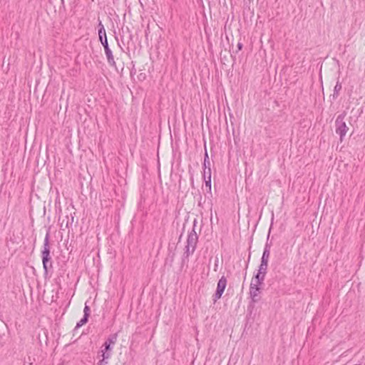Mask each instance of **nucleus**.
<instances>
[{
  "label": "nucleus",
  "instance_id": "obj_15",
  "mask_svg": "<svg viewBox=\"0 0 365 365\" xmlns=\"http://www.w3.org/2000/svg\"><path fill=\"white\" fill-rule=\"evenodd\" d=\"M88 321V318L87 317H83V318L76 324L75 329H78L83 325L86 324Z\"/></svg>",
  "mask_w": 365,
  "mask_h": 365
},
{
  "label": "nucleus",
  "instance_id": "obj_8",
  "mask_svg": "<svg viewBox=\"0 0 365 365\" xmlns=\"http://www.w3.org/2000/svg\"><path fill=\"white\" fill-rule=\"evenodd\" d=\"M50 233L48 231L43 242V248L41 250V257L51 256V250L49 245Z\"/></svg>",
  "mask_w": 365,
  "mask_h": 365
},
{
  "label": "nucleus",
  "instance_id": "obj_19",
  "mask_svg": "<svg viewBox=\"0 0 365 365\" xmlns=\"http://www.w3.org/2000/svg\"><path fill=\"white\" fill-rule=\"evenodd\" d=\"M108 359V358H103V357H102V359H101V360H100V361L97 363V364H98V365H106V364H108V361H106V359Z\"/></svg>",
  "mask_w": 365,
  "mask_h": 365
},
{
  "label": "nucleus",
  "instance_id": "obj_27",
  "mask_svg": "<svg viewBox=\"0 0 365 365\" xmlns=\"http://www.w3.org/2000/svg\"><path fill=\"white\" fill-rule=\"evenodd\" d=\"M247 326H248V322H247V323L245 324L244 332L245 331L246 329L247 328Z\"/></svg>",
  "mask_w": 365,
  "mask_h": 365
},
{
  "label": "nucleus",
  "instance_id": "obj_21",
  "mask_svg": "<svg viewBox=\"0 0 365 365\" xmlns=\"http://www.w3.org/2000/svg\"><path fill=\"white\" fill-rule=\"evenodd\" d=\"M237 51L236 52L241 51L243 48V43L242 42L239 41L237 43Z\"/></svg>",
  "mask_w": 365,
  "mask_h": 365
},
{
  "label": "nucleus",
  "instance_id": "obj_22",
  "mask_svg": "<svg viewBox=\"0 0 365 365\" xmlns=\"http://www.w3.org/2000/svg\"><path fill=\"white\" fill-rule=\"evenodd\" d=\"M202 196L200 195V200L198 201V206L199 207H201L202 206Z\"/></svg>",
  "mask_w": 365,
  "mask_h": 365
},
{
  "label": "nucleus",
  "instance_id": "obj_10",
  "mask_svg": "<svg viewBox=\"0 0 365 365\" xmlns=\"http://www.w3.org/2000/svg\"><path fill=\"white\" fill-rule=\"evenodd\" d=\"M269 237V233L268 234V236L267 238V242L265 243L262 256V257H264V258H267V260H269V258L270 249H271V246H272V243L268 242Z\"/></svg>",
  "mask_w": 365,
  "mask_h": 365
},
{
  "label": "nucleus",
  "instance_id": "obj_32",
  "mask_svg": "<svg viewBox=\"0 0 365 365\" xmlns=\"http://www.w3.org/2000/svg\"><path fill=\"white\" fill-rule=\"evenodd\" d=\"M231 57L235 60V57H234L233 55H231Z\"/></svg>",
  "mask_w": 365,
  "mask_h": 365
},
{
  "label": "nucleus",
  "instance_id": "obj_14",
  "mask_svg": "<svg viewBox=\"0 0 365 365\" xmlns=\"http://www.w3.org/2000/svg\"><path fill=\"white\" fill-rule=\"evenodd\" d=\"M168 251H169V253H168V257L165 259V263L168 264L169 262L170 265H172V264L174 261L175 254V252L171 251L170 247L168 248Z\"/></svg>",
  "mask_w": 365,
  "mask_h": 365
},
{
  "label": "nucleus",
  "instance_id": "obj_30",
  "mask_svg": "<svg viewBox=\"0 0 365 365\" xmlns=\"http://www.w3.org/2000/svg\"><path fill=\"white\" fill-rule=\"evenodd\" d=\"M140 78H145V76H143L142 74H140Z\"/></svg>",
  "mask_w": 365,
  "mask_h": 365
},
{
  "label": "nucleus",
  "instance_id": "obj_11",
  "mask_svg": "<svg viewBox=\"0 0 365 365\" xmlns=\"http://www.w3.org/2000/svg\"><path fill=\"white\" fill-rule=\"evenodd\" d=\"M265 277L266 275L257 272L256 274H254L252 281H253L254 284L262 285L265 279Z\"/></svg>",
  "mask_w": 365,
  "mask_h": 365
},
{
  "label": "nucleus",
  "instance_id": "obj_1",
  "mask_svg": "<svg viewBox=\"0 0 365 365\" xmlns=\"http://www.w3.org/2000/svg\"><path fill=\"white\" fill-rule=\"evenodd\" d=\"M197 224V220L195 219L193 222L192 230L188 232L186 245L184 248V252L182 256V263L185 264L189 261V257L195 252L197 244L198 242V235L195 231V226Z\"/></svg>",
  "mask_w": 365,
  "mask_h": 365
},
{
  "label": "nucleus",
  "instance_id": "obj_3",
  "mask_svg": "<svg viewBox=\"0 0 365 365\" xmlns=\"http://www.w3.org/2000/svg\"><path fill=\"white\" fill-rule=\"evenodd\" d=\"M118 339V334H110L106 341L104 342L103 346L104 349L101 350V356L103 358H110L111 356V350L113 349V346L115 344Z\"/></svg>",
  "mask_w": 365,
  "mask_h": 365
},
{
  "label": "nucleus",
  "instance_id": "obj_6",
  "mask_svg": "<svg viewBox=\"0 0 365 365\" xmlns=\"http://www.w3.org/2000/svg\"><path fill=\"white\" fill-rule=\"evenodd\" d=\"M262 285L254 284L253 281H251L250 285V297L252 299V303L257 302L259 300V294L261 292Z\"/></svg>",
  "mask_w": 365,
  "mask_h": 365
},
{
  "label": "nucleus",
  "instance_id": "obj_25",
  "mask_svg": "<svg viewBox=\"0 0 365 365\" xmlns=\"http://www.w3.org/2000/svg\"><path fill=\"white\" fill-rule=\"evenodd\" d=\"M217 262H218V259H217V260H216V263H215V271H217V266H218V265H217Z\"/></svg>",
  "mask_w": 365,
  "mask_h": 365
},
{
  "label": "nucleus",
  "instance_id": "obj_20",
  "mask_svg": "<svg viewBox=\"0 0 365 365\" xmlns=\"http://www.w3.org/2000/svg\"><path fill=\"white\" fill-rule=\"evenodd\" d=\"M268 262L269 260H267V258H264V257H261V264H265L266 266H268Z\"/></svg>",
  "mask_w": 365,
  "mask_h": 365
},
{
  "label": "nucleus",
  "instance_id": "obj_2",
  "mask_svg": "<svg viewBox=\"0 0 365 365\" xmlns=\"http://www.w3.org/2000/svg\"><path fill=\"white\" fill-rule=\"evenodd\" d=\"M346 115V113L344 111L337 116L335 120V131L336 133L339 135V140L341 142L344 140V138L349 130V128L347 127L346 123L344 120Z\"/></svg>",
  "mask_w": 365,
  "mask_h": 365
},
{
  "label": "nucleus",
  "instance_id": "obj_5",
  "mask_svg": "<svg viewBox=\"0 0 365 365\" xmlns=\"http://www.w3.org/2000/svg\"><path fill=\"white\" fill-rule=\"evenodd\" d=\"M227 283V280L225 276H222L221 278L218 280L217 289L215 290V294L212 296V300L214 303H215L222 297V295L226 288Z\"/></svg>",
  "mask_w": 365,
  "mask_h": 365
},
{
  "label": "nucleus",
  "instance_id": "obj_28",
  "mask_svg": "<svg viewBox=\"0 0 365 365\" xmlns=\"http://www.w3.org/2000/svg\"><path fill=\"white\" fill-rule=\"evenodd\" d=\"M140 78H145V76H143L142 74H140Z\"/></svg>",
  "mask_w": 365,
  "mask_h": 365
},
{
  "label": "nucleus",
  "instance_id": "obj_31",
  "mask_svg": "<svg viewBox=\"0 0 365 365\" xmlns=\"http://www.w3.org/2000/svg\"><path fill=\"white\" fill-rule=\"evenodd\" d=\"M24 365H33V363H29V364H24Z\"/></svg>",
  "mask_w": 365,
  "mask_h": 365
},
{
  "label": "nucleus",
  "instance_id": "obj_33",
  "mask_svg": "<svg viewBox=\"0 0 365 365\" xmlns=\"http://www.w3.org/2000/svg\"><path fill=\"white\" fill-rule=\"evenodd\" d=\"M246 275H247V272H245V278L246 277Z\"/></svg>",
  "mask_w": 365,
  "mask_h": 365
},
{
  "label": "nucleus",
  "instance_id": "obj_7",
  "mask_svg": "<svg viewBox=\"0 0 365 365\" xmlns=\"http://www.w3.org/2000/svg\"><path fill=\"white\" fill-rule=\"evenodd\" d=\"M41 258L43 268V275L45 278H46L49 273L51 274L53 272V261L51 256Z\"/></svg>",
  "mask_w": 365,
  "mask_h": 365
},
{
  "label": "nucleus",
  "instance_id": "obj_4",
  "mask_svg": "<svg viewBox=\"0 0 365 365\" xmlns=\"http://www.w3.org/2000/svg\"><path fill=\"white\" fill-rule=\"evenodd\" d=\"M98 40L104 48L105 53H106L108 64L111 67L116 68V63L115 61L114 56L113 55V52L109 47L107 35L106 34L102 36H98Z\"/></svg>",
  "mask_w": 365,
  "mask_h": 365
},
{
  "label": "nucleus",
  "instance_id": "obj_34",
  "mask_svg": "<svg viewBox=\"0 0 365 365\" xmlns=\"http://www.w3.org/2000/svg\"><path fill=\"white\" fill-rule=\"evenodd\" d=\"M356 365H361V364H356Z\"/></svg>",
  "mask_w": 365,
  "mask_h": 365
},
{
  "label": "nucleus",
  "instance_id": "obj_26",
  "mask_svg": "<svg viewBox=\"0 0 365 365\" xmlns=\"http://www.w3.org/2000/svg\"><path fill=\"white\" fill-rule=\"evenodd\" d=\"M190 180H191V185L193 187L194 186V180H193L192 177L191 178Z\"/></svg>",
  "mask_w": 365,
  "mask_h": 365
},
{
  "label": "nucleus",
  "instance_id": "obj_13",
  "mask_svg": "<svg viewBox=\"0 0 365 365\" xmlns=\"http://www.w3.org/2000/svg\"><path fill=\"white\" fill-rule=\"evenodd\" d=\"M98 21V36H102L103 35H106V31L103 24H102V21L99 19Z\"/></svg>",
  "mask_w": 365,
  "mask_h": 365
},
{
  "label": "nucleus",
  "instance_id": "obj_24",
  "mask_svg": "<svg viewBox=\"0 0 365 365\" xmlns=\"http://www.w3.org/2000/svg\"><path fill=\"white\" fill-rule=\"evenodd\" d=\"M204 178V180H209V174H207L205 177Z\"/></svg>",
  "mask_w": 365,
  "mask_h": 365
},
{
  "label": "nucleus",
  "instance_id": "obj_9",
  "mask_svg": "<svg viewBox=\"0 0 365 365\" xmlns=\"http://www.w3.org/2000/svg\"><path fill=\"white\" fill-rule=\"evenodd\" d=\"M202 165H203V170H204L203 177H205L207 174L210 175H210H212L211 163L210 161L208 153H207V151L206 149L205 151L204 162H203Z\"/></svg>",
  "mask_w": 365,
  "mask_h": 365
},
{
  "label": "nucleus",
  "instance_id": "obj_12",
  "mask_svg": "<svg viewBox=\"0 0 365 365\" xmlns=\"http://www.w3.org/2000/svg\"><path fill=\"white\" fill-rule=\"evenodd\" d=\"M342 88L341 83L338 80L334 88L333 94L331 95L332 99L336 100L339 95V92Z\"/></svg>",
  "mask_w": 365,
  "mask_h": 365
},
{
  "label": "nucleus",
  "instance_id": "obj_18",
  "mask_svg": "<svg viewBox=\"0 0 365 365\" xmlns=\"http://www.w3.org/2000/svg\"><path fill=\"white\" fill-rule=\"evenodd\" d=\"M83 316L84 317H87L88 318H89L90 317V313H91V309H90V307L88 305H87V304L86 303L85 304V307H84V309H83Z\"/></svg>",
  "mask_w": 365,
  "mask_h": 365
},
{
  "label": "nucleus",
  "instance_id": "obj_29",
  "mask_svg": "<svg viewBox=\"0 0 365 365\" xmlns=\"http://www.w3.org/2000/svg\"><path fill=\"white\" fill-rule=\"evenodd\" d=\"M140 78H145V76H143L142 74H140Z\"/></svg>",
  "mask_w": 365,
  "mask_h": 365
},
{
  "label": "nucleus",
  "instance_id": "obj_23",
  "mask_svg": "<svg viewBox=\"0 0 365 365\" xmlns=\"http://www.w3.org/2000/svg\"><path fill=\"white\" fill-rule=\"evenodd\" d=\"M250 259V254L249 255V257H248L247 262L246 263V266H245V269L246 270H247V269L248 267V263H249Z\"/></svg>",
  "mask_w": 365,
  "mask_h": 365
},
{
  "label": "nucleus",
  "instance_id": "obj_17",
  "mask_svg": "<svg viewBox=\"0 0 365 365\" xmlns=\"http://www.w3.org/2000/svg\"><path fill=\"white\" fill-rule=\"evenodd\" d=\"M205 187L207 188V191L209 192H211V188H212V180H211V175H209V180H205Z\"/></svg>",
  "mask_w": 365,
  "mask_h": 365
},
{
  "label": "nucleus",
  "instance_id": "obj_16",
  "mask_svg": "<svg viewBox=\"0 0 365 365\" xmlns=\"http://www.w3.org/2000/svg\"><path fill=\"white\" fill-rule=\"evenodd\" d=\"M267 267L265 264H259L257 272L266 275L267 273Z\"/></svg>",
  "mask_w": 365,
  "mask_h": 365
}]
</instances>
